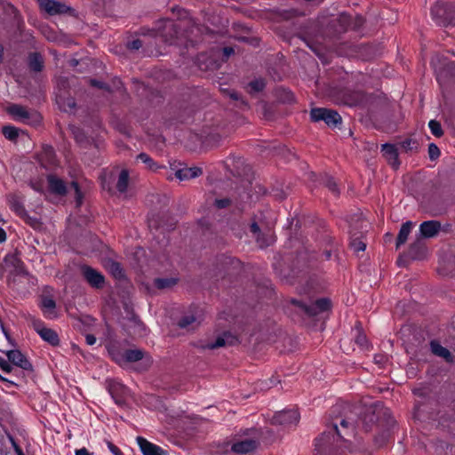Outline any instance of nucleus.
I'll return each instance as SVG.
<instances>
[{
	"label": "nucleus",
	"mask_w": 455,
	"mask_h": 455,
	"mask_svg": "<svg viewBox=\"0 0 455 455\" xmlns=\"http://www.w3.org/2000/svg\"><path fill=\"white\" fill-rule=\"evenodd\" d=\"M395 419L388 409L380 404H374L365 409L363 413L362 424L365 432L380 429L381 434L375 436V443L382 446L389 436V430L395 426Z\"/></svg>",
	"instance_id": "f257e3e1"
},
{
	"label": "nucleus",
	"mask_w": 455,
	"mask_h": 455,
	"mask_svg": "<svg viewBox=\"0 0 455 455\" xmlns=\"http://www.w3.org/2000/svg\"><path fill=\"white\" fill-rule=\"evenodd\" d=\"M344 438V434L339 430L338 425L334 423L327 431H324L315 438V451L320 455H331L336 447V442L339 439Z\"/></svg>",
	"instance_id": "f03ea898"
},
{
	"label": "nucleus",
	"mask_w": 455,
	"mask_h": 455,
	"mask_svg": "<svg viewBox=\"0 0 455 455\" xmlns=\"http://www.w3.org/2000/svg\"><path fill=\"white\" fill-rule=\"evenodd\" d=\"M431 16L439 26L455 25V4L437 1L431 8Z\"/></svg>",
	"instance_id": "7ed1b4c3"
},
{
	"label": "nucleus",
	"mask_w": 455,
	"mask_h": 455,
	"mask_svg": "<svg viewBox=\"0 0 455 455\" xmlns=\"http://www.w3.org/2000/svg\"><path fill=\"white\" fill-rule=\"evenodd\" d=\"M6 268L9 269L10 276L8 284L15 288L17 279L20 277H28V272L26 270L24 263L16 254H8L4 259Z\"/></svg>",
	"instance_id": "20e7f679"
},
{
	"label": "nucleus",
	"mask_w": 455,
	"mask_h": 455,
	"mask_svg": "<svg viewBox=\"0 0 455 455\" xmlns=\"http://www.w3.org/2000/svg\"><path fill=\"white\" fill-rule=\"evenodd\" d=\"M8 113L16 120L30 125H36L41 122V115L36 110H28L27 108L12 104L8 108Z\"/></svg>",
	"instance_id": "39448f33"
},
{
	"label": "nucleus",
	"mask_w": 455,
	"mask_h": 455,
	"mask_svg": "<svg viewBox=\"0 0 455 455\" xmlns=\"http://www.w3.org/2000/svg\"><path fill=\"white\" fill-rule=\"evenodd\" d=\"M310 118L313 122L323 121L328 126L331 127H337L342 122V118L337 111L324 108H312Z\"/></svg>",
	"instance_id": "423d86ee"
},
{
	"label": "nucleus",
	"mask_w": 455,
	"mask_h": 455,
	"mask_svg": "<svg viewBox=\"0 0 455 455\" xmlns=\"http://www.w3.org/2000/svg\"><path fill=\"white\" fill-rule=\"evenodd\" d=\"M291 303L296 305L308 316H315L321 313L326 312L330 310L331 307V302L327 298L316 299L315 302H312L309 305L297 299H292Z\"/></svg>",
	"instance_id": "0eeeda50"
},
{
	"label": "nucleus",
	"mask_w": 455,
	"mask_h": 455,
	"mask_svg": "<svg viewBox=\"0 0 455 455\" xmlns=\"http://www.w3.org/2000/svg\"><path fill=\"white\" fill-rule=\"evenodd\" d=\"M254 431L255 429L253 428H246L245 430H243V435H249V437L243 440H238L235 442L231 445V451L237 454H246L254 451L259 445V441L257 437H252L250 435V433Z\"/></svg>",
	"instance_id": "6e6552de"
},
{
	"label": "nucleus",
	"mask_w": 455,
	"mask_h": 455,
	"mask_svg": "<svg viewBox=\"0 0 455 455\" xmlns=\"http://www.w3.org/2000/svg\"><path fill=\"white\" fill-rule=\"evenodd\" d=\"M250 231L255 236L256 243L261 249L268 247L275 242V235L273 230L269 228L262 230L257 222L251 224Z\"/></svg>",
	"instance_id": "1a4fd4ad"
},
{
	"label": "nucleus",
	"mask_w": 455,
	"mask_h": 455,
	"mask_svg": "<svg viewBox=\"0 0 455 455\" xmlns=\"http://www.w3.org/2000/svg\"><path fill=\"white\" fill-rule=\"evenodd\" d=\"M81 274L87 283L94 289H101L105 285V276L99 270L88 265H82Z\"/></svg>",
	"instance_id": "9d476101"
},
{
	"label": "nucleus",
	"mask_w": 455,
	"mask_h": 455,
	"mask_svg": "<svg viewBox=\"0 0 455 455\" xmlns=\"http://www.w3.org/2000/svg\"><path fill=\"white\" fill-rule=\"evenodd\" d=\"M299 420V413L296 410H285L276 412L272 418V424L289 427L297 425Z\"/></svg>",
	"instance_id": "9b49d317"
},
{
	"label": "nucleus",
	"mask_w": 455,
	"mask_h": 455,
	"mask_svg": "<svg viewBox=\"0 0 455 455\" xmlns=\"http://www.w3.org/2000/svg\"><path fill=\"white\" fill-rule=\"evenodd\" d=\"M33 325L35 331L44 341L53 347H58L60 345L59 335L53 329L45 327L44 323L40 320H35L33 322Z\"/></svg>",
	"instance_id": "f8f14e48"
},
{
	"label": "nucleus",
	"mask_w": 455,
	"mask_h": 455,
	"mask_svg": "<svg viewBox=\"0 0 455 455\" xmlns=\"http://www.w3.org/2000/svg\"><path fill=\"white\" fill-rule=\"evenodd\" d=\"M8 361L24 371H33V365L27 356L19 349H12L5 352Z\"/></svg>",
	"instance_id": "ddd939ff"
},
{
	"label": "nucleus",
	"mask_w": 455,
	"mask_h": 455,
	"mask_svg": "<svg viewBox=\"0 0 455 455\" xmlns=\"http://www.w3.org/2000/svg\"><path fill=\"white\" fill-rule=\"evenodd\" d=\"M40 8L44 10L50 15L67 13L72 11V8L63 3L55 0H36Z\"/></svg>",
	"instance_id": "4468645a"
},
{
	"label": "nucleus",
	"mask_w": 455,
	"mask_h": 455,
	"mask_svg": "<svg viewBox=\"0 0 455 455\" xmlns=\"http://www.w3.org/2000/svg\"><path fill=\"white\" fill-rule=\"evenodd\" d=\"M441 228V223L438 220L423 221L419 225V230L417 235L422 239L433 238L439 234Z\"/></svg>",
	"instance_id": "2eb2a0df"
},
{
	"label": "nucleus",
	"mask_w": 455,
	"mask_h": 455,
	"mask_svg": "<svg viewBox=\"0 0 455 455\" xmlns=\"http://www.w3.org/2000/svg\"><path fill=\"white\" fill-rule=\"evenodd\" d=\"M427 246L424 239L416 235L414 241L410 244L408 257L411 259H422L427 255Z\"/></svg>",
	"instance_id": "dca6fc26"
},
{
	"label": "nucleus",
	"mask_w": 455,
	"mask_h": 455,
	"mask_svg": "<svg viewBox=\"0 0 455 455\" xmlns=\"http://www.w3.org/2000/svg\"><path fill=\"white\" fill-rule=\"evenodd\" d=\"M237 342V339L235 336L231 334L228 331L224 332L222 335L219 336L214 342L207 343L205 345H202L200 347L202 349H216L219 347H222L225 346H232Z\"/></svg>",
	"instance_id": "f3484780"
},
{
	"label": "nucleus",
	"mask_w": 455,
	"mask_h": 455,
	"mask_svg": "<svg viewBox=\"0 0 455 455\" xmlns=\"http://www.w3.org/2000/svg\"><path fill=\"white\" fill-rule=\"evenodd\" d=\"M180 28L178 25L171 20H166L164 21L161 36L164 38L166 43L172 44L174 43V39L178 36Z\"/></svg>",
	"instance_id": "a211bd4d"
},
{
	"label": "nucleus",
	"mask_w": 455,
	"mask_h": 455,
	"mask_svg": "<svg viewBox=\"0 0 455 455\" xmlns=\"http://www.w3.org/2000/svg\"><path fill=\"white\" fill-rule=\"evenodd\" d=\"M381 152L389 164L395 169L398 168L400 162L398 160V151L395 145L388 143L383 144L381 146Z\"/></svg>",
	"instance_id": "6ab92c4d"
},
{
	"label": "nucleus",
	"mask_w": 455,
	"mask_h": 455,
	"mask_svg": "<svg viewBox=\"0 0 455 455\" xmlns=\"http://www.w3.org/2000/svg\"><path fill=\"white\" fill-rule=\"evenodd\" d=\"M136 440L143 455H164V451L159 446L148 442L144 437L138 436Z\"/></svg>",
	"instance_id": "aec40b11"
},
{
	"label": "nucleus",
	"mask_w": 455,
	"mask_h": 455,
	"mask_svg": "<svg viewBox=\"0 0 455 455\" xmlns=\"http://www.w3.org/2000/svg\"><path fill=\"white\" fill-rule=\"evenodd\" d=\"M203 171L200 167H183L176 170L175 176L180 180H188L190 179L197 178L202 175Z\"/></svg>",
	"instance_id": "412c9836"
},
{
	"label": "nucleus",
	"mask_w": 455,
	"mask_h": 455,
	"mask_svg": "<svg viewBox=\"0 0 455 455\" xmlns=\"http://www.w3.org/2000/svg\"><path fill=\"white\" fill-rule=\"evenodd\" d=\"M44 315L50 319L57 317L56 302L50 297H43L40 304Z\"/></svg>",
	"instance_id": "4be33fe9"
},
{
	"label": "nucleus",
	"mask_w": 455,
	"mask_h": 455,
	"mask_svg": "<svg viewBox=\"0 0 455 455\" xmlns=\"http://www.w3.org/2000/svg\"><path fill=\"white\" fill-rule=\"evenodd\" d=\"M414 224L412 221L408 220L402 224L400 230L398 232L396 242H395V247L396 249L400 248L403 244H404L409 237V235L411 232V229L413 228Z\"/></svg>",
	"instance_id": "5701e85b"
},
{
	"label": "nucleus",
	"mask_w": 455,
	"mask_h": 455,
	"mask_svg": "<svg viewBox=\"0 0 455 455\" xmlns=\"http://www.w3.org/2000/svg\"><path fill=\"white\" fill-rule=\"evenodd\" d=\"M28 65L32 72H41L44 68V58L39 52H31L28 58Z\"/></svg>",
	"instance_id": "b1692460"
},
{
	"label": "nucleus",
	"mask_w": 455,
	"mask_h": 455,
	"mask_svg": "<svg viewBox=\"0 0 455 455\" xmlns=\"http://www.w3.org/2000/svg\"><path fill=\"white\" fill-rule=\"evenodd\" d=\"M431 352L439 357L445 359L447 362L452 361V355L451 352L444 347H443L438 341L432 340L430 342Z\"/></svg>",
	"instance_id": "393cba45"
},
{
	"label": "nucleus",
	"mask_w": 455,
	"mask_h": 455,
	"mask_svg": "<svg viewBox=\"0 0 455 455\" xmlns=\"http://www.w3.org/2000/svg\"><path fill=\"white\" fill-rule=\"evenodd\" d=\"M48 182L50 190L52 193L60 196H63L67 193L66 185L62 180L54 176H49Z\"/></svg>",
	"instance_id": "a878e982"
},
{
	"label": "nucleus",
	"mask_w": 455,
	"mask_h": 455,
	"mask_svg": "<svg viewBox=\"0 0 455 455\" xmlns=\"http://www.w3.org/2000/svg\"><path fill=\"white\" fill-rule=\"evenodd\" d=\"M10 208L15 212L17 215L20 218L22 216H27V211L23 205V202L20 199L19 196L12 195L9 197Z\"/></svg>",
	"instance_id": "bb28decb"
},
{
	"label": "nucleus",
	"mask_w": 455,
	"mask_h": 455,
	"mask_svg": "<svg viewBox=\"0 0 455 455\" xmlns=\"http://www.w3.org/2000/svg\"><path fill=\"white\" fill-rule=\"evenodd\" d=\"M351 241L350 247L355 252L363 251L366 248V243L360 239V235L353 229L350 230Z\"/></svg>",
	"instance_id": "cd10ccee"
},
{
	"label": "nucleus",
	"mask_w": 455,
	"mask_h": 455,
	"mask_svg": "<svg viewBox=\"0 0 455 455\" xmlns=\"http://www.w3.org/2000/svg\"><path fill=\"white\" fill-rule=\"evenodd\" d=\"M129 185V172L126 169H123L119 175L116 182V189L120 193H124L127 191Z\"/></svg>",
	"instance_id": "c85d7f7f"
},
{
	"label": "nucleus",
	"mask_w": 455,
	"mask_h": 455,
	"mask_svg": "<svg viewBox=\"0 0 455 455\" xmlns=\"http://www.w3.org/2000/svg\"><path fill=\"white\" fill-rule=\"evenodd\" d=\"M144 356V352L141 349H128L124 353L125 362L134 363L140 361Z\"/></svg>",
	"instance_id": "c756f323"
},
{
	"label": "nucleus",
	"mask_w": 455,
	"mask_h": 455,
	"mask_svg": "<svg viewBox=\"0 0 455 455\" xmlns=\"http://www.w3.org/2000/svg\"><path fill=\"white\" fill-rule=\"evenodd\" d=\"M108 268L115 278L123 279L124 277V272L120 263L110 260L108 263Z\"/></svg>",
	"instance_id": "7c9ffc66"
},
{
	"label": "nucleus",
	"mask_w": 455,
	"mask_h": 455,
	"mask_svg": "<svg viewBox=\"0 0 455 455\" xmlns=\"http://www.w3.org/2000/svg\"><path fill=\"white\" fill-rule=\"evenodd\" d=\"M177 283L176 278H156L154 280L155 286L159 290L169 289Z\"/></svg>",
	"instance_id": "2f4dec72"
},
{
	"label": "nucleus",
	"mask_w": 455,
	"mask_h": 455,
	"mask_svg": "<svg viewBox=\"0 0 455 455\" xmlns=\"http://www.w3.org/2000/svg\"><path fill=\"white\" fill-rule=\"evenodd\" d=\"M129 327L133 328L135 333H138L140 335H143L145 333L146 327L138 316L133 315L132 317H131L129 319Z\"/></svg>",
	"instance_id": "473e14b6"
},
{
	"label": "nucleus",
	"mask_w": 455,
	"mask_h": 455,
	"mask_svg": "<svg viewBox=\"0 0 455 455\" xmlns=\"http://www.w3.org/2000/svg\"><path fill=\"white\" fill-rule=\"evenodd\" d=\"M2 132L5 139L15 141L19 137L20 130L12 125H5L2 128Z\"/></svg>",
	"instance_id": "72a5a7b5"
},
{
	"label": "nucleus",
	"mask_w": 455,
	"mask_h": 455,
	"mask_svg": "<svg viewBox=\"0 0 455 455\" xmlns=\"http://www.w3.org/2000/svg\"><path fill=\"white\" fill-rule=\"evenodd\" d=\"M323 185L335 196L339 195V189L337 182L331 176H325L323 180Z\"/></svg>",
	"instance_id": "f704fd0d"
},
{
	"label": "nucleus",
	"mask_w": 455,
	"mask_h": 455,
	"mask_svg": "<svg viewBox=\"0 0 455 455\" xmlns=\"http://www.w3.org/2000/svg\"><path fill=\"white\" fill-rule=\"evenodd\" d=\"M428 127H429L432 134L434 136H435L436 138H440L443 135V131L440 122L434 120V119L430 120L428 123Z\"/></svg>",
	"instance_id": "c9c22d12"
},
{
	"label": "nucleus",
	"mask_w": 455,
	"mask_h": 455,
	"mask_svg": "<svg viewBox=\"0 0 455 455\" xmlns=\"http://www.w3.org/2000/svg\"><path fill=\"white\" fill-rule=\"evenodd\" d=\"M124 387L120 383H110L108 386V391L111 395V396L115 399V402L118 404L122 403L121 399L117 395V391L122 389Z\"/></svg>",
	"instance_id": "e433bc0d"
},
{
	"label": "nucleus",
	"mask_w": 455,
	"mask_h": 455,
	"mask_svg": "<svg viewBox=\"0 0 455 455\" xmlns=\"http://www.w3.org/2000/svg\"><path fill=\"white\" fill-rule=\"evenodd\" d=\"M362 100V96L359 92H355L349 95H347L343 100V103L348 106H355Z\"/></svg>",
	"instance_id": "4c0bfd02"
},
{
	"label": "nucleus",
	"mask_w": 455,
	"mask_h": 455,
	"mask_svg": "<svg viewBox=\"0 0 455 455\" xmlns=\"http://www.w3.org/2000/svg\"><path fill=\"white\" fill-rule=\"evenodd\" d=\"M196 317L194 315H184V316H182L180 319L178 325L180 328H188L192 323H194L196 322Z\"/></svg>",
	"instance_id": "58836bf2"
},
{
	"label": "nucleus",
	"mask_w": 455,
	"mask_h": 455,
	"mask_svg": "<svg viewBox=\"0 0 455 455\" xmlns=\"http://www.w3.org/2000/svg\"><path fill=\"white\" fill-rule=\"evenodd\" d=\"M223 92L227 94L230 99L239 101L240 105L246 106V102L242 99L241 95L234 90L223 89Z\"/></svg>",
	"instance_id": "ea45409f"
},
{
	"label": "nucleus",
	"mask_w": 455,
	"mask_h": 455,
	"mask_svg": "<svg viewBox=\"0 0 455 455\" xmlns=\"http://www.w3.org/2000/svg\"><path fill=\"white\" fill-rule=\"evenodd\" d=\"M21 218L26 221L27 224L31 226L33 228H39L42 225V222L38 218L31 217L28 213L27 216H22Z\"/></svg>",
	"instance_id": "a19ab883"
},
{
	"label": "nucleus",
	"mask_w": 455,
	"mask_h": 455,
	"mask_svg": "<svg viewBox=\"0 0 455 455\" xmlns=\"http://www.w3.org/2000/svg\"><path fill=\"white\" fill-rule=\"evenodd\" d=\"M441 155L439 148L435 143L428 145V156L430 160H436Z\"/></svg>",
	"instance_id": "79ce46f5"
},
{
	"label": "nucleus",
	"mask_w": 455,
	"mask_h": 455,
	"mask_svg": "<svg viewBox=\"0 0 455 455\" xmlns=\"http://www.w3.org/2000/svg\"><path fill=\"white\" fill-rule=\"evenodd\" d=\"M339 425L344 429L345 435H348L354 431V423L347 419H342Z\"/></svg>",
	"instance_id": "37998d69"
},
{
	"label": "nucleus",
	"mask_w": 455,
	"mask_h": 455,
	"mask_svg": "<svg viewBox=\"0 0 455 455\" xmlns=\"http://www.w3.org/2000/svg\"><path fill=\"white\" fill-rule=\"evenodd\" d=\"M249 85L255 92H260L265 88V82L262 79H256L250 82Z\"/></svg>",
	"instance_id": "c03bdc74"
},
{
	"label": "nucleus",
	"mask_w": 455,
	"mask_h": 455,
	"mask_svg": "<svg viewBox=\"0 0 455 455\" xmlns=\"http://www.w3.org/2000/svg\"><path fill=\"white\" fill-rule=\"evenodd\" d=\"M137 158L140 160L142 163L146 164L150 169L155 164L153 159L146 153L139 154Z\"/></svg>",
	"instance_id": "a18cd8bd"
},
{
	"label": "nucleus",
	"mask_w": 455,
	"mask_h": 455,
	"mask_svg": "<svg viewBox=\"0 0 455 455\" xmlns=\"http://www.w3.org/2000/svg\"><path fill=\"white\" fill-rule=\"evenodd\" d=\"M0 369L5 373H10L12 371V366L9 361L0 356Z\"/></svg>",
	"instance_id": "49530a36"
},
{
	"label": "nucleus",
	"mask_w": 455,
	"mask_h": 455,
	"mask_svg": "<svg viewBox=\"0 0 455 455\" xmlns=\"http://www.w3.org/2000/svg\"><path fill=\"white\" fill-rule=\"evenodd\" d=\"M355 343L360 347H364L367 345V338L365 334L362 333L360 331H357Z\"/></svg>",
	"instance_id": "de8ad7c7"
},
{
	"label": "nucleus",
	"mask_w": 455,
	"mask_h": 455,
	"mask_svg": "<svg viewBox=\"0 0 455 455\" xmlns=\"http://www.w3.org/2000/svg\"><path fill=\"white\" fill-rule=\"evenodd\" d=\"M230 199L223 198V199H216L214 202V205L219 209H223L230 205Z\"/></svg>",
	"instance_id": "09e8293b"
},
{
	"label": "nucleus",
	"mask_w": 455,
	"mask_h": 455,
	"mask_svg": "<svg viewBox=\"0 0 455 455\" xmlns=\"http://www.w3.org/2000/svg\"><path fill=\"white\" fill-rule=\"evenodd\" d=\"M416 142L411 139L405 140L401 146L405 151L412 150L416 146Z\"/></svg>",
	"instance_id": "8fccbe9b"
},
{
	"label": "nucleus",
	"mask_w": 455,
	"mask_h": 455,
	"mask_svg": "<svg viewBox=\"0 0 455 455\" xmlns=\"http://www.w3.org/2000/svg\"><path fill=\"white\" fill-rule=\"evenodd\" d=\"M142 46V42L140 39H135L127 44V48L132 51L139 50Z\"/></svg>",
	"instance_id": "3c124183"
},
{
	"label": "nucleus",
	"mask_w": 455,
	"mask_h": 455,
	"mask_svg": "<svg viewBox=\"0 0 455 455\" xmlns=\"http://www.w3.org/2000/svg\"><path fill=\"white\" fill-rule=\"evenodd\" d=\"M109 354L111 355L112 358L117 362L121 363L123 360H124V354H121L118 351H116L114 349L109 350Z\"/></svg>",
	"instance_id": "603ef678"
},
{
	"label": "nucleus",
	"mask_w": 455,
	"mask_h": 455,
	"mask_svg": "<svg viewBox=\"0 0 455 455\" xmlns=\"http://www.w3.org/2000/svg\"><path fill=\"white\" fill-rule=\"evenodd\" d=\"M44 153L49 161H52L54 157V149L51 146L44 147Z\"/></svg>",
	"instance_id": "864d4df0"
},
{
	"label": "nucleus",
	"mask_w": 455,
	"mask_h": 455,
	"mask_svg": "<svg viewBox=\"0 0 455 455\" xmlns=\"http://www.w3.org/2000/svg\"><path fill=\"white\" fill-rule=\"evenodd\" d=\"M90 84H91L92 86H94V87H97V88H100V89L108 90V85H107L106 84H104L103 82H100L99 80L91 79L90 80Z\"/></svg>",
	"instance_id": "5fc2aeb1"
},
{
	"label": "nucleus",
	"mask_w": 455,
	"mask_h": 455,
	"mask_svg": "<svg viewBox=\"0 0 455 455\" xmlns=\"http://www.w3.org/2000/svg\"><path fill=\"white\" fill-rule=\"evenodd\" d=\"M107 444H108L109 451L114 455H123V452L121 451V450L118 447H116L114 443H112L111 442H107Z\"/></svg>",
	"instance_id": "6e6d98bb"
},
{
	"label": "nucleus",
	"mask_w": 455,
	"mask_h": 455,
	"mask_svg": "<svg viewBox=\"0 0 455 455\" xmlns=\"http://www.w3.org/2000/svg\"><path fill=\"white\" fill-rule=\"evenodd\" d=\"M72 186L74 187L75 190H76V203L77 204H81V192H80V189H79V186H78V183L76 182V181H73L72 182Z\"/></svg>",
	"instance_id": "4d7b16f0"
},
{
	"label": "nucleus",
	"mask_w": 455,
	"mask_h": 455,
	"mask_svg": "<svg viewBox=\"0 0 455 455\" xmlns=\"http://www.w3.org/2000/svg\"><path fill=\"white\" fill-rule=\"evenodd\" d=\"M96 337L92 334H86L85 335V342L89 346H92L96 343Z\"/></svg>",
	"instance_id": "13d9d810"
},
{
	"label": "nucleus",
	"mask_w": 455,
	"mask_h": 455,
	"mask_svg": "<svg viewBox=\"0 0 455 455\" xmlns=\"http://www.w3.org/2000/svg\"><path fill=\"white\" fill-rule=\"evenodd\" d=\"M235 53V50L232 47H224L223 54L228 59L229 56Z\"/></svg>",
	"instance_id": "bf43d9fd"
},
{
	"label": "nucleus",
	"mask_w": 455,
	"mask_h": 455,
	"mask_svg": "<svg viewBox=\"0 0 455 455\" xmlns=\"http://www.w3.org/2000/svg\"><path fill=\"white\" fill-rule=\"evenodd\" d=\"M12 445H13V449H14L16 455H25L22 449L13 441H12Z\"/></svg>",
	"instance_id": "052dcab7"
},
{
	"label": "nucleus",
	"mask_w": 455,
	"mask_h": 455,
	"mask_svg": "<svg viewBox=\"0 0 455 455\" xmlns=\"http://www.w3.org/2000/svg\"><path fill=\"white\" fill-rule=\"evenodd\" d=\"M284 93H285L284 100H286L288 102H291L294 100V95L292 94V92H291L290 91H284Z\"/></svg>",
	"instance_id": "680f3d73"
},
{
	"label": "nucleus",
	"mask_w": 455,
	"mask_h": 455,
	"mask_svg": "<svg viewBox=\"0 0 455 455\" xmlns=\"http://www.w3.org/2000/svg\"><path fill=\"white\" fill-rule=\"evenodd\" d=\"M76 455H92V453L89 452L86 448H82L76 451Z\"/></svg>",
	"instance_id": "e2e57ef3"
},
{
	"label": "nucleus",
	"mask_w": 455,
	"mask_h": 455,
	"mask_svg": "<svg viewBox=\"0 0 455 455\" xmlns=\"http://www.w3.org/2000/svg\"><path fill=\"white\" fill-rule=\"evenodd\" d=\"M0 327L5 336V338L7 339L8 341H12V339H11V336L10 334L8 333V331L5 330L4 326V323H2V321L0 320Z\"/></svg>",
	"instance_id": "0e129e2a"
},
{
	"label": "nucleus",
	"mask_w": 455,
	"mask_h": 455,
	"mask_svg": "<svg viewBox=\"0 0 455 455\" xmlns=\"http://www.w3.org/2000/svg\"><path fill=\"white\" fill-rule=\"evenodd\" d=\"M0 380H1L2 382H5V383H7V384H9V385L16 386V383H15L14 381L10 380V379H6V378L3 377L1 374H0Z\"/></svg>",
	"instance_id": "69168bd1"
},
{
	"label": "nucleus",
	"mask_w": 455,
	"mask_h": 455,
	"mask_svg": "<svg viewBox=\"0 0 455 455\" xmlns=\"http://www.w3.org/2000/svg\"><path fill=\"white\" fill-rule=\"evenodd\" d=\"M322 257L323 258V259L325 260H329L331 257V251H324Z\"/></svg>",
	"instance_id": "338daca9"
},
{
	"label": "nucleus",
	"mask_w": 455,
	"mask_h": 455,
	"mask_svg": "<svg viewBox=\"0 0 455 455\" xmlns=\"http://www.w3.org/2000/svg\"><path fill=\"white\" fill-rule=\"evenodd\" d=\"M6 240V233L5 231L0 228V243H3Z\"/></svg>",
	"instance_id": "774afa93"
}]
</instances>
